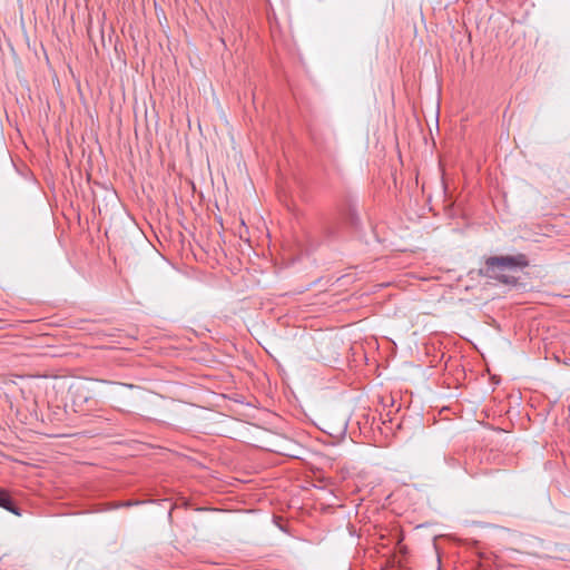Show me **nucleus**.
<instances>
[{"label":"nucleus","mask_w":570,"mask_h":570,"mask_svg":"<svg viewBox=\"0 0 570 570\" xmlns=\"http://www.w3.org/2000/svg\"><path fill=\"white\" fill-rule=\"evenodd\" d=\"M0 507L19 515V511L16 509L14 503L11 500L10 494L0 488Z\"/></svg>","instance_id":"obj_2"},{"label":"nucleus","mask_w":570,"mask_h":570,"mask_svg":"<svg viewBox=\"0 0 570 570\" xmlns=\"http://www.w3.org/2000/svg\"><path fill=\"white\" fill-rule=\"evenodd\" d=\"M138 503L139 502L125 501V502H121L118 507H130V505L138 504Z\"/></svg>","instance_id":"obj_3"},{"label":"nucleus","mask_w":570,"mask_h":570,"mask_svg":"<svg viewBox=\"0 0 570 570\" xmlns=\"http://www.w3.org/2000/svg\"><path fill=\"white\" fill-rule=\"evenodd\" d=\"M529 261L524 254L513 256H491L484 262V266L480 269L481 275L495 279L508 285H515L518 277L517 272L525 268Z\"/></svg>","instance_id":"obj_1"}]
</instances>
